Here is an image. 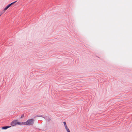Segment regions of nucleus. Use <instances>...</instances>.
<instances>
[{"mask_svg":"<svg viewBox=\"0 0 132 132\" xmlns=\"http://www.w3.org/2000/svg\"><path fill=\"white\" fill-rule=\"evenodd\" d=\"M34 120L32 119H29L26 122H24V125H32L34 123Z\"/></svg>","mask_w":132,"mask_h":132,"instance_id":"nucleus-1","label":"nucleus"},{"mask_svg":"<svg viewBox=\"0 0 132 132\" xmlns=\"http://www.w3.org/2000/svg\"><path fill=\"white\" fill-rule=\"evenodd\" d=\"M16 2V1H15L9 4L8 6H7L6 7H5L4 8V9L3 11H4V12L11 5H12L13 4L15 3Z\"/></svg>","mask_w":132,"mask_h":132,"instance_id":"nucleus-2","label":"nucleus"},{"mask_svg":"<svg viewBox=\"0 0 132 132\" xmlns=\"http://www.w3.org/2000/svg\"><path fill=\"white\" fill-rule=\"evenodd\" d=\"M17 121L16 120L13 121L11 123V125L13 126H14L17 125Z\"/></svg>","mask_w":132,"mask_h":132,"instance_id":"nucleus-3","label":"nucleus"},{"mask_svg":"<svg viewBox=\"0 0 132 132\" xmlns=\"http://www.w3.org/2000/svg\"><path fill=\"white\" fill-rule=\"evenodd\" d=\"M11 127L10 126H4L2 127V129H6L7 128H9Z\"/></svg>","mask_w":132,"mask_h":132,"instance_id":"nucleus-4","label":"nucleus"},{"mask_svg":"<svg viewBox=\"0 0 132 132\" xmlns=\"http://www.w3.org/2000/svg\"><path fill=\"white\" fill-rule=\"evenodd\" d=\"M24 122H17V125H24Z\"/></svg>","mask_w":132,"mask_h":132,"instance_id":"nucleus-5","label":"nucleus"},{"mask_svg":"<svg viewBox=\"0 0 132 132\" xmlns=\"http://www.w3.org/2000/svg\"><path fill=\"white\" fill-rule=\"evenodd\" d=\"M65 126V129L66 130L68 128L67 126V125H66V126Z\"/></svg>","mask_w":132,"mask_h":132,"instance_id":"nucleus-6","label":"nucleus"},{"mask_svg":"<svg viewBox=\"0 0 132 132\" xmlns=\"http://www.w3.org/2000/svg\"><path fill=\"white\" fill-rule=\"evenodd\" d=\"M24 116V114H22L21 116V118H23Z\"/></svg>","mask_w":132,"mask_h":132,"instance_id":"nucleus-7","label":"nucleus"},{"mask_svg":"<svg viewBox=\"0 0 132 132\" xmlns=\"http://www.w3.org/2000/svg\"><path fill=\"white\" fill-rule=\"evenodd\" d=\"M66 130L68 132H70V130H69V129L68 128V129H67Z\"/></svg>","mask_w":132,"mask_h":132,"instance_id":"nucleus-8","label":"nucleus"},{"mask_svg":"<svg viewBox=\"0 0 132 132\" xmlns=\"http://www.w3.org/2000/svg\"><path fill=\"white\" fill-rule=\"evenodd\" d=\"M63 123L64 124V126H66V125H67L66 124V122H63Z\"/></svg>","mask_w":132,"mask_h":132,"instance_id":"nucleus-9","label":"nucleus"},{"mask_svg":"<svg viewBox=\"0 0 132 132\" xmlns=\"http://www.w3.org/2000/svg\"><path fill=\"white\" fill-rule=\"evenodd\" d=\"M2 14H0V16Z\"/></svg>","mask_w":132,"mask_h":132,"instance_id":"nucleus-10","label":"nucleus"}]
</instances>
